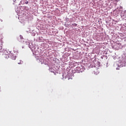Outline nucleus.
I'll use <instances>...</instances> for the list:
<instances>
[{
  "label": "nucleus",
  "mask_w": 126,
  "mask_h": 126,
  "mask_svg": "<svg viewBox=\"0 0 126 126\" xmlns=\"http://www.w3.org/2000/svg\"><path fill=\"white\" fill-rule=\"evenodd\" d=\"M11 58L13 60H16V56L14 54H12L11 55Z\"/></svg>",
  "instance_id": "f257e3e1"
},
{
  "label": "nucleus",
  "mask_w": 126,
  "mask_h": 126,
  "mask_svg": "<svg viewBox=\"0 0 126 126\" xmlns=\"http://www.w3.org/2000/svg\"><path fill=\"white\" fill-rule=\"evenodd\" d=\"M23 63V62H22V61H21L19 63H18V64H22V63Z\"/></svg>",
  "instance_id": "f03ea898"
},
{
  "label": "nucleus",
  "mask_w": 126,
  "mask_h": 126,
  "mask_svg": "<svg viewBox=\"0 0 126 126\" xmlns=\"http://www.w3.org/2000/svg\"><path fill=\"white\" fill-rule=\"evenodd\" d=\"M1 49H2V48H1V47H0V50H1Z\"/></svg>",
  "instance_id": "7ed1b4c3"
},
{
  "label": "nucleus",
  "mask_w": 126,
  "mask_h": 126,
  "mask_svg": "<svg viewBox=\"0 0 126 126\" xmlns=\"http://www.w3.org/2000/svg\"><path fill=\"white\" fill-rule=\"evenodd\" d=\"M118 45H121V43H118Z\"/></svg>",
  "instance_id": "20e7f679"
}]
</instances>
